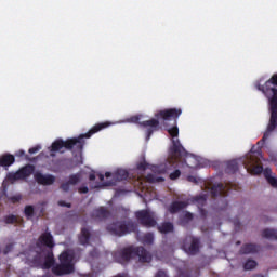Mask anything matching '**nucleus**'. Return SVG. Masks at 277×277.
Here are the masks:
<instances>
[{"label": "nucleus", "instance_id": "obj_1", "mask_svg": "<svg viewBox=\"0 0 277 277\" xmlns=\"http://www.w3.org/2000/svg\"><path fill=\"white\" fill-rule=\"evenodd\" d=\"M182 114L183 110L181 108H168L160 110L155 115L156 118H161L162 120H174L175 126L168 129V133L172 137V146L169 149V163L172 164L173 168L179 166V159L185 157V154L187 153L179 140V127L176 126V120H179V116Z\"/></svg>", "mask_w": 277, "mask_h": 277}, {"label": "nucleus", "instance_id": "obj_2", "mask_svg": "<svg viewBox=\"0 0 277 277\" xmlns=\"http://www.w3.org/2000/svg\"><path fill=\"white\" fill-rule=\"evenodd\" d=\"M110 124L111 123H109L108 121L100 122L93 126L87 133L80 134L78 137H71L65 141L63 138H56L50 146L51 157L55 156V154L53 153H60L61 155H64L66 150H71L74 153H83L85 140H90L92 135L98 133L100 131H103V129H107V127H109Z\"/></svg>", "mask_w": 277, "mask_h": 277}, {"label": "nucleus", "instance_id": "obj_3", "mask_svg": "<svg viewBox=\"0 0 277 277\" xmlns=\"http://www.w3.org/2000/svg\"><path fill=\"white\" fill-rule=\"evenodd\" d=\"M275 85V87H272ZM277 74H274L269 80L265 82L263 85L262 92H264L265 96L269 101L271 105V119L269 123L267 126V133H264L262 140L258 142V144H261V142L265 143V140H267L268 133H272L277 127Z\"/></svg>", "mask_w": 277, "mask_h": 277}, {"label": "nucleus", "instance_id": "obj_4", "mask_svg": "<svg viewBox=\"0 0 277 277\" xmlns=\"http://www.w3.org/2000/svg\"><path fill=\"white\" fill-rule=\"evenodd\" d=\"M120 259L118 260L119 263H129L133 256H138V261L141 263H150L153 261V255L150 252L146 251L144 247H128L123 248L119 252Z\"/></svg>", "mask_w": 277, "mask_h": 277}, {"label": "nucleus", "instance_id": "obj_5", "mask_svg": "<svg viewBox=\"0 0 277 277\" xmlns=\"http://www.w3.org/2000/svg\"><path fill=\"white\" fill-rule=\"evenodd\" d=\"M60 264L52 267V273L55 276H66L75 272V253L71 251H63L58 256Z\"/></svg>", "mask_w": 277, "mask_h": 277}, {"label": "nucleus", "instance_id": "obj_6", "mask_svg": "<svg viewBox=\"0 0 277 277\" xmlns=\"http://www.w3.org/2000/svg\"><path fill=\"white\" fill-rule=\"evenodd\" d=\"M106 230L116 237H124V235H129V233H135L137 225L131 220L116 221L108 224Z\"/></svg>", "mask_w": 277, "mask_h": 277}, {"label": "nucleus", "instance_id": "obj_7", "mask_svg": "<svg viewBox=\"0 0 277 277\" xmlns=\"http://www.w3.org/2000/svg\"><path fill=\"white\" fill-rule=\"evenodd\" d=\"M141 117L140 116H132L128 119V122H133L134 124H140V127H143L146 129V140H150L153 136V133L159 129V120L158 119H149L143 122H140Z\"/></svg>", "mask_w": 277, "mask_h": 277}, {"label": "nucleus", "instance_id": "obj_8", "mask_svg": "<svg viewBox=\"0 0 277 277\" xmlns=\"http://www.w3.org/2000/svg\"><path fill=\"white\" fill-rule=\"evenodd\" d=\"M182 249L189 256H196L200 252V238L187 236L182 243Z\"/></svg>", "mask_w": 277, "mask_h": 277}, {"label": "nucleus", "instance_id": "obj_9", "mask_svg": "<svg viewBox=\"0 0 277 277\" xmlns=\"http://www.w3.org/2000/svg\"><path fill=\"white\" fill-rule=\"evenodd\" d=\"M135 217L142 226H145V228H155V226H157L155 214L149 210H140L135 212Z\"/></svg>", "mask_w": 277, "mask_h": 277}, {"label": "nucleus", "instance_id": "obj_10", "mask_svg": "<svg viewBox=\"0 0 277 277\" xmlns=\"http://www.w3.org/2000/svg\"><path fill=\"white\" fill-rule=\"evenodd\" d=\"M34 172H36V167L34 164H26L15 173L9 174V179L10 181H22L23 179H29Z\"/></svg>", "mask_w": 277, "mask_h": 277}, {"label": "nucleus", "instance_id": "obj_11", "mask_svg": "<svg viewBox=\"0 0 277 277\" xmlns=\"http://www.w3.org/2000/svg\"><path fill=\"white\" fill-rule=\"evenodd\" d=\"M91 217H93V220H96L97 222H105V220H109V217H111V211H109L107 207L101 206L93 209Z\"/></svg>", "mask_w": 277, "mask_h": 277}, {"label": "nucleus", "instance_id": "obj_12", "mask_svg": "<svg viewBox=\"0 0 277 277\" xmlns=\"http://www.w3.org/2000/svg\"><path fill=\"white\" fill-rule=\"evenodd\" d=\"M78 183H81V172L70 174L68 181L61 184L60 189L70 192V185H78Z\"/></svg>", "mask_w": 277, "mask_h": 277}, {"label": "nucleus", "instance_id": "obj_13", "mask_svg": "<svg viewBox=\"0 0 277 277\" xmlns=\"http://www.w3.org/2000/svg\"><path fill=\"white\" fill-rule=\"evenodd\" d=\"M210 194L212 198H217V196L226 198V196H228V188H226V185L219 183L211 187Z\"/></svg>", "mask_w": 277, "mask_h": 277}, {"label": "nucleus", "instance_id": "obj_14", "mask_svg": "<svg viewBox=\"0 0 277 277\" xmlns=\"http://www.w3.org/2000/svg\"><path fill=\"white\" fill-rule=\"evenodd\" d=\"M45 246V248H55V241L53 240V235L51 232H45L41 234L38 239L37 246Z\"/></svg>", "mask_w": 277, "mask_h": 277}, {"label": "nucleus", "instance_id": "obj_15", "mask_svg": "<svg viewBox=\"0 0 277 277\" xmlns=\"http://www.w3.org/2000/svg\"><path fill=\"white\" fill-rule=\"evenodd\" d=\"M16 163V157L12 154H3L0 156V168H4V170H8L10 166H14Z\"/></svg>", "mask_w": 277, "mask_h": 277}, {"label": "nucleus", "instance_id": "obj_16", "mask_svg": "<svg viewBox=\"0 0 277 277\" xmlns=\"http://www.w3.org/2000/svg\"><path fill=\"white\" fill-rule=\"evenodd\" d=\"M35 181H37L39 185H53V183H55V177L51 174L44 175L38 172L35 174Z\"/></svg>", "mask_w": 277, "mask_h": 277}, {"label": "nucleus", "instance_id": "obj_17", "mask_svg": "<svg viewBox=\"0 0 277 277\" xmlns=\"http://www.w3.org/2000/svg\"><path fill=\"white\" fill-rule=\"evenodd\" d=\"M261 250V246L255 243H245L240 248V254H256Z\"/></svg>", "mask_w": 277, "mask_h": 277}, {"label": "nucleus", "instance_id": "obj_18", "mask_svg": "<svg viewBox=\"0 0 277 277\" xmlns=\"http://www.w3.org/2000/svg\"><path fill=\"white\" fill-rule=\"evenodd\" d=\"M51 267H55V256L53 255V251L47 253L44 262L41 264V269H51Z\"/></svg>", "mask_w": 277, "mask_h": 277}, {"label": "nucleus", "instance_id": "obj_19", "mask_svg": "<svg viewBox=\"0 0 277 277\" xmlns=\"http://www.w3.org/2000/svg\"><path fill=\"white\" fill-rule=\"evenodd\" d=\"M4 224H16L17 226H23L24 220L21 216L14 214H9L3 217Z\"/></svg>", "mask_w": 277, "mask_h": 277}, {"label": "nucleus", "instance_id": "obj_20", "mask_svg": "<svg viewBox=\"0 0 277 277\" xmlns=\"http://www.w3.org/2000/svg\"><path fill=\"white\" fill-rule=\"evenodd\" d=\"M90 229L88 227H83L81 229V233L78 237V241L81 246H88V243H90Z\"/></svg>", "mask_w": 277, "mask_h": 277}, {"label": "nucleus", "instance_id": "obj_21", "mask_svg": "<svg viewBox=\"0 0 277 277\" xmlns=\"http://www.w3.org/2000/svg\"><path fill=\"white\" fill-rule=\"evenodd\" d=\"M187 207V202L185 201H173L169 207V212L174 214L179 213V211H183Z\"/></svg>", "mask_w": 277, "mask_h": 277}, {"label": "nucleus", "instance_id": "obj_22", "mask_svg": "<svg viewBox=\"0 0 277 277\" xmlns=\"http://www.w3.org/2000/svg\"><path fill=\"white\" fill-rule=\"evenodd\" d=\"M262 237L268 239L269 241H277V229L265 228L262 230Z\"/></svg>", "mask_w": 277, "mask_h": 277}, {"label": "nucleus", "instance_id": "obj_23", "mask_svg": "<svg viewBox=\"0 0 277 277\" xmlns=\"http://www.w3.org/2000/svg\"><path fill=\"white\" fill-rule=\"evenodd\" d=\"M114 181H127L129 179V171L124 169H117L113 173Z\"/></svg>", "mask_w": 277, "mask_h": 277}, {"label": "nucleus", "instance_id": "obj_24", "mask_svg": "<svg viewBox=\"0 0 277 277\" xmlns=\"http://www.w3.org/2000/svg\"><path fill=\"white\" fill-rule=\"evenodd\" d=\"M159 233L162 235H168V233H174V224L171 222H164L158 226Z\"/></svg>", "mask_w": 277, "mask_h": 277}, {"label": "nucleus", "instance_id": "obj_25", "mask_svg": "<svg viewBox=\"0 0 277 277\" xmlns=\"http://www.w3.org/2000/svg\"><path fill=\"white\" fill-rule=\"evenodd\" d=\"M239 170V164L237 163V160H229L226 164V172L228 174H235Z\"/></svg>", "mask_w": 277, "mask_h": 277}, {"label": "nucleus", "instance_id": "obj_26", "mask_svg": "<svg viewBox=\"0 0 277 277\" xmlns=\"http://www.w3.org/2000/svg\"><path fill=\"white\" fill-rule=\"evenodd\" d=\"M193 202L197 205L198 209L205 207V205H207V195H199L194 197Z\"/></svg>", "mask_w": 277, "mask_h": 277}, {"label": "nucleus", "instance_id": "obj_27", "mask_svg": "<svg viewBox=\"0 0 277 277\" xmlns=\"http://www.w3.org/2000/svg\"><path fill=\"white\" fill-rule=\"evenodd\" d=\"M155 236L151 233H147L142 237V243H144V246H153Z\"/></svg>", "mask_w": 277, "mask_h": 277}, {"label": "nucleus", "instance_id": "obj_28", "mask_svg": "<svg viewBox=\"0 0 277 277\" xmlns=\"http://www.w3.org/2000/svg\"><path fill=\"white\" fill-rule=\"evenodd\" d=\"M146 181L148 183H161V181H163V177H159V176H157V175H155L153 173H149L146 176Z\"/></svg>", "mask_w": 277, "mask_h": 277}, {"label": "nucleus", "instance_id": "obj_29", "mask_svg": "<svg viewBox=\"0 0 277 277\" xmlns=\"http://www.w3.org/2000/svg\"><path fill=\"white\" fill-rule=\"evenodd\" d=\"M258 263L254 260H247V262L243 265V269L246 271H250V269H254V267H256Z\"/></svg>", "mask_w": 277, "mask_h": 277}, {"label": "nucleus", "instance_id": "obj_30", "mask_svg": "<svg viewBox=\"0 0 277 277\" xmlns=\"http://www.w3.org/2000/svg\"><path fill=\"white\" fill-rule=\"evenodd\" d=\"M26 217H34V206H26L24 209Z\"/></svg>", "mask_w": 277, "mask_h": 277}, {"label": "nucleus", "instance_id": "obj_31", "mask_svg": "<svg viewBox=\"0 0 277 277\" xmlns=\"http://www.w3.org/2000/svg\"><path fill=\"white\" fill-rule=\"evenodd\" d=\"M148 162H146L145 160L144 161H142V162H138L137 164H136V169L137 170H141L142 172H144L145 170H148Z\"/></svg>", "mask_w": 277, "mask_h": 277}, {"label": "nucleus", "instance_id": "obj_32", "mask_svg": "<svg viewBox=\"0 0 277 277\" xmlns=\"http://www.w3.org/2000/svg\"><path fill=\"white\" fill-rule=\"evenodd\" d=\"M181 176V170L175 169L172 173H170L169 179H171V181H176V179H179Z\"/></svg>", "mask_w": 277, "mask_h": 277}, {"label": "nucleus", "instance_id": "obj_33", "mask_svg": "<svg viewBox=\"0 0 277 277\" xmlns=\"http://www.w3.org/2000/svg\"><path fill=\"white\" fill-rule=\"evenodd\" d=\"M267 183H269V185H272V187H277V179L274 176L268 177Z\"/></svg>", "mask_w": 277, "mask_h": 277}, {"label": "nucleus", "instance_id": "obj_34", "mask_svg": "<svg viewBox=\"0 0 277 277\" xmlns=\"http://www.w3.org/2000/svg\"><path fill=\"white\" fill-rule=\"evenodd\" d=\"M11 250H14V243L6 245L4 250H3V254H10Z\"/></svg>", "mask_w": 277, "mask_h": 277}, {"label": "nucleus", "instance_id": "obj_35", "mask_svg": "<svg viewBox=\"0 0 277 277\" xmlns=\"http://www.w3.org/2000/svg\"><path fill=\"white\" fill-rule=\"evenodd\" d=\"M42 147L40 146V145H37V146H35V147H31L29 150H28V153L30 154V155H36V153H39V150L41 149Z\"/></svg>", "mask_w": 277, "mask_h": 277}, {"label": "nucleus", "instance_id": "obj_36", "mask_svg": "<svg viewBox=\"0 0 277 277\" xmlns=\"http://www.w3.org/2000/svg\"><path fill=\"white\" fill-rule=\"evenodd\" d=\"M22 199L23 197L21 195H15L11 197V202H13V205H16V202H21Z\"/></svg>", "mask_w": 277, "mask_h": 277}, {"label": "nucleus", "instance_id": "obj_37", "mask_svg": "<svg viewBox=\"0 0 277 277\" xmlns=\"http://www.w3.org/2000/svg\"><path fill=\"white\" fill-rule=\"evenodd\" d=\"M252 172L255 173V174H262L263 173V167L262 166H255V167H253Z\"/></svg>", "mask_w": 277, "mask_h": 277}, {"label": "nucleus", "instance_id": "obj_38", "mask_svg": "<svg viewBox=\"0 0 277 277\" xmlns=\"http://www.w3.org/2000/svg\"><path fill=\"white\" fill-rule=\"evenodd\" d=\"M58 207H67V209H70L72 207V203H68L64 200L58 201Z\"/></svg>", "mask_w": 277, "mask_h": 277}, {"label": "nucleus", "instance_id": "obj_39", "mask_svg": "<svg viewBox=\"0 0 277 277\" xmlns=\"http://www.w3.org/2000/svg\"><path fill=\"white\" fill-rule=\"evenodd\" d=\"M263 172H264V176H265L266 181H267V179L272 177V169L266 168Z\"/></svg>", "mask_w": 277, "mask_h": 277}, {"label": "nucleus", "instance_id": "obj_40", "mask_svg": "<svg viewBox=\"0 0 277 277\" xmlns=\"http://www.w3.org/2000/svg\"><path fill=\"white\" fill-rule=\"evenodd\" d=\"M184 220H186L187 222H192V220H194V214L192 212H186L184 215Z\"/></svg>", "mask_w": 277, "mask_h": 277}, {"label": "nucleus", "instance_id": "obj_41", "mask_svg": "<svg viewBox=\"0 0 277 277\" xmlns=\"http://www.w3.org/2000/svg\"><path fill=\"white\" fill-rule=\"evenodd\" d=\"M78 192H79L80 194H88V192H90V188H88V186H80V187L78 188Z\"/></svg>", "mask_w": 277, "mask_h": 277}, {"label": "nucleus", "instance_id": "obj_42", "mask_svg": "<svg viewBox=\"0 0 277 277\" xmlns=\"http://www.w3.org/2000/svg\"><path fill=\"white\" fill-rule=\"evenodd\" d=\"M246 167L248 166H253V163H256V160H254V158H251V156L249 157V159L247 160V162H243Z\"/></svg>", "mask_w": 277, "mask_h": 277}, {"label": "nucleus", "instance_id": "obj_43", "mask_svg": "<svg viewBox=\"0 0 277 277\" xmlns=\"http://www.w3.org/2000/svg\"><path fill=\"white\" fill-rule=\"evenodd\" d=\"M15 157H25L27 159V155H25V150L19 149L15 153Z\"/></svg>", "mask_w": 277, "mask_h": 277}, {"label": "nucleus", "instance_id": "obj_44", "mask_svg": "<svg viewBox=\"0 0 277 277\" xmlns=\"http://www.w3.org/2000/svg\"><path fill=\"white\" fill-rule=\"evenodd\" d=\"M199 213H200L201 217H203V219L207 217V215H208L207 210H205L202 207L199 208Z\"/></svg>", "mask_w": 277, "mask_h": 277}, {"label": "nucleus", "instance_id": "obj_45", "mask_svg": "<svg viewBox=\"0 0 277 277\" xmlns=\"http://www.w3.org/2000/svg\"><path fill=\"white\" fill-rule=\"evenodd\" d=\"M155 277H168L164 271H158Z\"/></svg>", "mask_w": 277, "mask_h": 277}, {"label": "nucleus", "instance_id": "obj_46", "mask_svg": "<svg viewBox=\"0 0 277 277\" xmlns=\"http://www.w3.org/2000/svg\"><path fill=\"white\" fill-rule=\"evenodd\" d=\"M89 181H96V174L90 173L89 174Z\"/></svg>", "mask_w": 277, "mask_h": 277}, {"label": "nucleus", "instance_id": "obj_47", "mask_svg": "<svg viewBox=\"0 0 277 277\" xmlns=\"http://www.w3.org/2000/svg\"><path fill=\"white\" fill-rule=\"evenodd\" d=\"M228 209V201H224L223 207H221V211H226Z\"/></svg>", "mask_w": 277, "mask_h": 277}, {"label": "nucleus", "instance_id": "obj_48", "mask_svg": "<svg viewBox=\"0 0 277 277\" xmlns=\"http://www.w3.org/2000/svg\"><path fill=\"white\" fill-rule=\"evenodd\" d=\"M98 179H100V181H105V175L102 174V173H100V174H98Z\"/></svg>", "mask_w": 277, "mask_h": 277}, {"label": "nucleus", "instance_id": "obj_49", "mask_svg": "<svg viewBox=\"0 0 277 277\" xmlns=\"http://www.w3.org/2000/svg\"><path fill=\"white\" fill-rule=\"evenodd\" d=\"M105 176H106V179L111 177V172H106V173H105Z\"/></svg>", "mask_w": 277, "mask_h": 277}, {"label": "nucleus", "instance_id": "obj_50", "mask_svg": "<svg viewBox=\"0 0 277 277\" xmlns=\"http://www.w3.org/2000/svg\"><path fill=\"white\" fill-rule=\"evenodd\" d=\"M253 277H264V276L261 275V274H256V275H254Z\"/></svg>", "mask_w": 277, "mask_h": 277}, {"label": "nucleus", "instance_id": "obj_51", "mask_svg": "<svg viewBox=\"0 0 277 277\" xmlns=\"http://www.w3.org/2000/svg\"><path fill=\"white\" fill-rule=\"evenodd\" d=\"M190 181H196V177H189Z\"/></svg>", "mask_w": 277, "mask_h": 277}, {"label": "nucleus", "instance_id": "obj_52", "mask_svg": "<svg viewBox=\"0 0 277 277\" xmlns=\"http://www.w3.org/2000/svg\"><path fill=\"white\" fill-rule=\"evenodd\" d=\"M106 185H114V183L109 182V183H107Z\"/></svg>", "mask_w": 277, "mask_h": 277}, {"label": "nucleus", "instance_id": "obj_53", "mask_svg": "<svg viewBox=\"0 0 277 277\" xmlns=\"http://www.w3.org/2000/svg\"><path fill=\"white\" fill-rule=\"evenodd\" d=\"M239 243H241L240 241L237 242V245L239 246Z\"/></svg>", "mask_w": 277, "mask_h": 277}]
</instances>
